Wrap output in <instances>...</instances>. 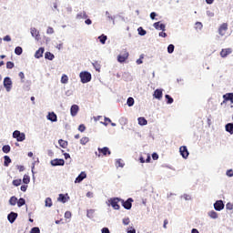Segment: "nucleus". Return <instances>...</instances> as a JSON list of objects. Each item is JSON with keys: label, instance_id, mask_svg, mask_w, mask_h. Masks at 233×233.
I'll return each mask as SVG.
<instances>
[{"label": "nucleus", "instance_id": "f257e3e1", "mask_svg": "<svg viewBox=\"0 0 233 233\" xmlns=\"http://www.w3.org/2000/svg\"><path fill=\"white\" fill-rule=\"evenodd\" d=\"M79 77L81 79V83L84 85L92 81V74H90L88 71H82Z\"/></svg>", "mask_w": 233, "mask_h": 233}, {"label": "nucleus", "instance_id": "f03ea898", "mask_svg": "<svg viewBox=\"0 0 233 233\" xmlns=\"http://www.w3.org/2000/svg\"><path fill=\"white\" fill-rule=\"evenodd\" d=\"M13 137L14 139H16L18 143H23V141L26 139V135L19 130H15L13 132Z\"/></svg>", "mask_w": 233, "mask_h": 233}, {"label": "nucleus", "instance_id": "7ed1b4c3", "mask_svg": "<svg viewBox=\"0 0 233 233\" xmlns=\"http://www.w3.org/2000/svg\"><path fill=\"white\" fill-rule=\"evenodd\" d=\"M120 203L126 210H130L132 208V203H134V198H128L127 200L121 198Z\"/></svg>", "mask_w": 233, "mask_h": 233}, {"label": "nucleus", "instance_id": "20e7f679", "mask_svg": "<svg viewBox=\"0 0 233 233\" xmlns=\"http://www.w3.org/2000/svg\"><path fill=\"white\" fill-rule=\"evenodd\" d=\"M119 202H121V198H113L109 199V203L114 210H119V208H121Z\"/></svg>", "mask_w": 233, "mask_h": 233}, {"label": "nucleus", "instance_id": "39448f33", "mask_svg": "<svg viewBox=\"0 0 233 233\" xmlns=\"http://www.w3.org/2000/svg\"><path fill=\"white\" fill-rule=\"evenodd\" d=\"M223 101L221 102V106H223L227 102H230L233 105V93H226L222 96Z\"/></svg>", "mask_w": 233, "mask_h": 233}, {"label": "nucleus", "instance_id": "423d86ee", "mask_svg": "<svg viewBox=\"0 0 233 233\" xmlns=\"http://www.w3.org/2000/svg\"><path fill=\"white\" fill-rule=\"evenodd\" d=\"M12 78L10 76H5L4 78V87L5 88L6 92H10L12 90Z\"/></svg>", "mask_w": 233, "mask_h": 233}, {"label": "nucleus", "instance_id": "0eeeda50", "mask_svg": "<svg viewBox=\"0 0 233 233\" xmlns=\"http://www.w3.org/2000/svg\"><path fill=\"white\" fill-rule=\"evenodd\" d=\"M179 154L183 157V159H188V156H190V153L188 152V148L187 146H181L179 147Z\"/></svg>", "mask_w": 233, "mask_h": 233}, {"label": "nucleus", "instance_id": "6e6552de", "mask_svg": "<svg viewBox=\"0 0 233 233\" xmlns=\"http://www.w3.org/2000/svg\"><path fill=\"white\" fill-rule=\"evenodd\" d=\"M213 207H214V209L217 210V212H221V210L225 208V202H223V200H217L213 204Z\"/></svg>", "mask_w": 233, "mask_h": 233}, {"label": "nucleus", "instance_id": "1a4fd4ad", "mask_svg": "<svg viewBox=\"0 0 233 233\" xmlns=\"http://www.w3.org/2000/svg\"><path fill=\"white\" fill-rule=\"evenodd\" d=\"M52 167H65V159L63 158H55L50 161Z\"/></svg>", "mask_w": 233, "mask_h": 233}, {"label": "nucleus", "instance_id": "9d476101", "mask_svg": "<svg viewBox=\"0 0 233 233\" xmlns=\"http://www.w3.org/2000/svg\"><path fill=\"white\" fill-rule=\"evenodd\" d=\"M19 214L11 211L8 215H7V221H9V223L14 224L15 223V219H17Z\"/></svg>", "mask_w": 233, "mask_h": 233}, {"label": "nucleus", "instance_id": "9b49d317", "mask_svg": "<svg viewBox=\"0 0 233 233\" xmlns=\"http://www.w3.org/2000/svg\"><path fill=\"white\" fill-rule=\"evenodd\" d=\"M153 26L156 30H161L162 32H165L167 30V25L161 23V21L155 22L153 24Z\"/></svg>", "mask_w": 233, "mask_h": 233}, {"label": "nucleus", "instance_id": "f8f14e48", "mask_svg": "<svg viewBox=\"0 0 233 233\" xmlns=\"http://www.w3.org/2000/svg\"><path fill=\"white\" fill-rule=\"evenodd\" d=\"M228 30V25L227 23L222 24L218 28L219 35L221 36L225 35Z\"/></svg>", "mask_w": 233, "mask_h": 233}, {"label": "nucleus", "instance_id": "ddd939ff", "mask_svg": "<svg viewBox=\"0 0 233 233\" xmlns=\"http://www.w3.org/2000/svg\"><path fill=\"white\" fill-rule=\"evenodd\" d=\"M30 30L32 37H35V41H39V39H41V35L39 34V31L35 27H31Z\"/></svg>", "mask_w": 233, "mask_h": 233}, {"label": "nucleus", "instance_id": "4468645a", "mask_svg": "<svg viewBox=\"0 0 233 233\" xmlns=\"http://www.w3.org/2000/svg\"><path fill=\"white\" fill-rule=\"evenodd\" d=\"M97 150L99 154H102L104 156H110L112 154V151H110V148H108V147H98Z\"/></svg>", "mask_w": 233, "mask_h": 233}, {"label": "nucleus", "instance_id": "2eb2a0df", "mask_svg": "<svg viewBox=\"0 0 233 233\" xmlns=\"http://www.w3.org/2000/svg\"><path fill=\"white\" fill-rule=\"evenodd\" d=\"M46 119L51 123H57V115L54 112H49L46 116Z\"/></svg>", "mask_w": 233, "mask_h": 233}, {"label": "nucleus", "instance_id": "dca6fc26", "mask_svg": "<svg viewBox=\"0 0 233 233\" xmlns=\"http://www.w3.org/2000/svg\"><path fill=\"white\" fill-rule=\"evenodd\" d=\"M79 112V106L74 104L70 107V114L72 117H76L77 116V113Z\"/></svg>", "mask_w": 233, "mask_h": 233}, {"label": "nucleus", "instance_id": "f3484780", "mask_svg": "<svg viewBox=\"0 0 233 233\" xmlns=\"http://www.w3.org/2000/svg\"><path fill=\"white\" fill-rule=\"evenodd\" d=\"M76 19L77 21H81V19H88V15L86 11H80L76 14Z\"/></svg>", "mask_w": 233, "mask_h": 233}, {"label": "nucleus", "instance_id": "a211bd4d", "mask_svg": "<svg viewBox=\"0 0 233 233\" xmlns=\"http://www.w3.org/2000/svg\"><path fill=\"white\" fill-rule=\"evenodd\" d=\"M84 179H86V172L82 171L75 179V183H82Z\"/></svg>", "mask_w": 233, "mask_h": 233}, {"label": "nucleus", "instance_id": "6ab92c4d", "mask_svg": "<svg viewBox=\"0 0 233 233\" xmlns=\"http://www.w3.org/2000/svg\"><path fill=\"white\" fill-rule=\"evenodd\" d=\"M153 96L155 97V99H158V101H160V99H163V89H156L154 91Z\"/></svg>", "mask_w": 233, "mask_h": 233}, {"label": "nucleus", "instance_id": "aec40b11", "mask_svg": "<svg viewBox=\"0 0 233 233\" xmlns=\"http://www.w3.org/2000/svg\"><path fill=\"white\" fill-rule=\"evenodd\" d=\"M128 52H125L123 55H118L117 56V61L118 63H125L128 59Z\"/></svg>", "mask_w": 233, "mask_h": 233}, {"label": "nucleus", "instance_id": "412c9836", "mask_svg": "<svg viewBox=\"0 0 233 233\" xmlns=\"http://www.w3.org/2000/svg\"><path fill=\"white\" fill-rule=\"evenodd\" d=\"M232 54V48H225L220 51V56L225 58Z\"/></svg>", "mask_w": 233, "mask_h": 233}, {"label": "nucleus", "instance_id": "4be33fe9", "mask_svg": "<svg viewBox=\"0 0 233 233\" xmlns=\"http://www.w3.org/2000/svg\"><path fill=\"white\" fill-rule=\"evenodd\" d=\"M43 54H45V47H39V49L35 53V59H41V57H43Z\"/></svg>", "mask_w": 233, "mask_h": 233}, {"label": "nucleus", "instance_id": "5701e85b", "mask_svg": "<svg viewBox=\"0 0 233 233\" xmlns=\"http://www.w3.org/2000/svg\"><path fill=\"white\" fill-rule=\"evenodd\" d=\"M137 121H138V125H140V127H147V125H148V121L144 116L138 117Z\"/></svg>", "mask_w": 233, "mask_h": 233}, {"label": "nucleus", "instance_id": "b1692460", "mask_svg": "<svg viewBox=\"0 0 233 233\" xmlns=\"http://www.w3.org/2000/svg\"><path fill=\"white\" fill-rule=\"evenodd\" d=\"M118 123H120V125L122 126V130L125 129V126L128 125V118L125 117V116H121L118 120Z\"/></svg>", "mask_w": 233, "mask_h": 233}, {"label": "nucleus", "instance_id": "393cba45", "mask_svg": "<svg viewBox=\"0 0 233 233\" xmlns=\"http://www.w3.org/2000/svg\"><path fill=\"white\" fill-rule=\"evenodd\" d=\"M225 128H226V132H228V134H230V136L233 135V123L226 124Z\"/></svg>", "mask_w": 233, "mask_h": 233}, {"label": "nucleus", "instance_id": "a878e982", "mask_svg": "<svg viewBox=\"0 0 233 233\" xmlns=\"http://www.w3.org/2000/svg\"><path fill=\"white\" fill-rule=\"evenodd\" d=\"M208 216L211 219H218V218H219V216L218 215V212H216L215 210L208 211Z\"/></svg>", "mask_w": 233, "mask_h": 233}, {"label": "nucleus", "instance_id": "bb28decb", "mask_svg": "<svg viewBox=\"0 0 233 233\" xmlns=\"http://www.w3.org/2000/svg\"><path fill=\"white\" fill-rule=\"evenodd\" d=\"M55 58H56V56H54V54L50 52L45 53V59H47L48 61H54Z\"/></svg>", "mask_w": 233, "mask_h": 233}, {"label": "nucleus", "instance_id": "cd10ccee", "mask_svg": "<svg viewBox=\"0 0 233 233\" xmlns=\"http://www.w3.org/2000/svg\"><path fill=\"white\" fill-rule=\"evenodd\" d=\"M16 205H17L18 208H21V207H25V205H26V200L24 198H20L17 200Z\"/></svg>", "mask_w": 233, "mask_h": 233}, {"label": "nucleus", "instance_id": "c85d7f7f", "mask_svg": "<svg viewBox=\"0 0 233 233\" xmlns=\"http://www.w3.org/2000/svg\"><path fill=\"white\" fill-rule=\"evenodd\" d=\"M10 163H12V158L5 155L4 157V167H10Z\"/></svg>", "mask_w": 233, "mask_h": 233}, {"label": "nucleus", "instance_id": "c756f323", "mask_svg": "<svg viewBox=\"0 0 233 233\" xmlns=\"http://www.w3.org/2000/svg\"><path fill=\"white\" fill-rule=\"evenodd\" d=\"M106 39H108V36H106L105 34L98 36V40L100 41L101 45H105L106 43Z\"/></svg>", "mask_w": 233, "mask_h": 233}, {"label": "nucleus", "instance_id": "7c9ffc66", "mask_svg": "<svg viewBox=\"0 0 233 233\" xmlns=\"http://www.w3.org/2000/svg\"><path fill=\"white\" fill-rule=\"evenodd\" d=\"M17 198L15 196H13L10 198L9 199V205H11V207H15V205H17Z\"/></svg>", "mask_w": 233, "mask_h": 233}, {"label": "nucleus", "instance_id": "2f4dec72", "mask_svg": "<svg viewBox=\"0 0 233 233\" xmlns=\"http://www.w3.org/2000/svg\"><path fill=\"white\" fill-rule=\"evenodd\" d=\"M116 168H123L125 167V162H123V159L118 158L116 160Z\"/></svg>", "mask_w": 233, "mask_h": 233}, {"label": "nucleus", "instance_id": "473e14b6", "mask_svg": "<svg viewBox=\"0 0 233 233\" xmlns=\"http://www.w3.org/2000/svg\"><path fill=\"white\" fill-rule=\"evenodd\" d=\"M106 15L109 18V21H112L113 25H116V15H110L108 11H106Z\"/></svg>", "mask_w": 233, "mask_h": 233}, {"label": "nucleus", "instance_id": "72a5a7b5", "mask_svg": "<svg viewBox=\"0 0 233 233\" xmlns=\"http://www.w3.org/2000/svg\"><path fill=\"white\" fill-rule=\"evenodd\" d=\"M10 150H12L10 145H5L2 147V151L4 152V154H10Z\"/></svg>", "mask_w": 233, "mask_h": 233}, {"label": "nucleus", "instance_id": "f704fd0d", "mask_svg": "<svg viewBox=\"0 0 233 233\" xmlns=\"http://www.w3.org/2000/svg\"><path fill=\"white\" fill-rule=\"evenodd\" d=\"M58 144L62 148H66L68 147V141L59 139Z\"/></svg>", "mask_w": 233, "mask_h": 233}, {"label": "nucleus", "instance_id": "c9c22d12", "mask_svg": "<svg viewBox=\"0 0 233 233\" xmlns=\"http://www.w3.org/2000/svg\"><path fill=\"white\" fill-rule=\"evenodd\" d=\"M96 212L95 209H87L86 211V217L89 218V219H92L94 218V213Z\"/></svg>", "mask_w": 233, "mask_h": 233}, {"label": "nucleus", "instance_id": "e433bc0d", "mask_svg": "<svg viewBox=\"0 0 233 233\" xmlns=\"http://www.w3.org/2000/svg\"><path fill=\"white\" fill-rule=\"evenodd\" d=\"M167 105H172L174 103V98L170 95H165Z\"/></svg>", "mask_w": 233, "mask_h": 233}, {"label": "nucleus", "instance_id": "4c0bfd02", "mask_svg": "<svg viewBox=\"0 0 233 233\" xmlns=\"http://www.w3.org/2000/svg\"><path fill=\"white\" fill-rule=\"evenodd\" d=\"M135 103H136V101L134 100V97H132V96H129L127 100V106H132Z\"/></svg>", "mask_w": 233, "mask_h": 233}, {"label": "nucleus", "instance_id": "58836bf2", "mask_svg": "<svg viewBox=\"0 0 233 233\" xmlns=\"http://www.w3.org/2000/svg\"><path fill=\"white\" fill-rule=\"evenodd\" d=\"M15 56H21L23 54V47L16 46L15 48Z\"/></svg>", "mask_w": 233, "mask_h": 233}, {"label": "nucleus", "instance_id": "ea45409f", "mask_svg": "<svg viewBox=\"0 0 233 233\" xmlns=\"http://www.w3.org/2000/svg\"><path fill=\"white\" fill-rule=\"evenodd\" d=\"M57 201H60L61 203H65L66 201V195L59 194Z\"/></svg>", "mask_w": 233, "mask_h": 233}, {"label": "nucleus", "instance_id": "a19ab883", "mask_svg": "<svg viewBox=\"0 0 233 233\" xmlns=\"http://www.w3.org/2000/svg\"><path fill=\"white\" fill-rule=\"evenodd\" d=\"M52 205H53L52 198H46L45 200V207H48L50 208V207H52Z\"/></svg>", "mask_w": 233, "mask_h": 233}, {"label": "nucleus", "instance_id": "79ce46f5", "mask_svg": "<svg viewBox=\"0 0 233 233\" xmlns=\"http://www.w3.org/2000/svg\"><path fill=\"white\" fill-rule=\"evenodd\" d=\"M23 183H24V185H28V183H30V176L24 175V177H23Z\"/></svg>", "mask_w": 233, "mask_h": 233}, {"label": "nucleus", "instance_id": "37998d69", "mask_svg": "<svg viewBox=\"0 0 233 233\" xmlns=\"http://www.w3.org/2000/svg\"><path fill=\"white\" fill-rule=\"evenodd\" d=\"M138 35H147V30H145L143 27L137 28Z\"/></svg>", "mask_w": 233, "mask_h": 233}, {"label": "nucleus", "instance_id": "c03bdc74", "mask_svg": "<svg viewBox=\"0 0 233 233\" xmlns=\"http://www.w3.org/2000/svg\"><path fill=\"white\" fill-rule=\"evenodd\" d=\"M175 48H176V46H174V44L168 45V46H167V53L174 54Z\"/></svg>", "mask_w": 233, "mask_h": 233}, {"label": "nucleus", "instance_id": "a18cd8bd", "mask_svg": "<svg viewBox=\"0 0 233 233\" xmlns=\"http://www.w3.org/2000/svg\"><path fill=\"white\" fill-rule=\"evenodd\" d=\"M61 83L62 85H66V83H68V76L63 75L61 77Z\"/></svg>", "mask_w": 233, "mask_h": 233}, {"label": "nucleus", "instance_id": "49530a36", "mask_svg": "<svg viewBox=\"0 0 233 233\" xmlns=\"http://www.w3.org/2000/svg\"><path fill=\"white\" fill-rule=\"evenodd\" d=\"M88 141H90V138H88V137H84L80 139V144L86 145V143H88Z\"/></svg>", "mask_w": 233, "mask_h": 233}, {"label": "nucleus", "instance_id": "de8ad7c7", "mask_svg": "<svg viewBox=\"0 0 233 233\" xmlns=\"http://www.w3.org/2000/svg\"><path fill=\"white\" fill-rule=\"evenodd\" d=\"M14 66H15V64H14V62L8 61V62L6 63V68H7L8 70H12V68H14Z\"/></svg>", "mask_w": 233, "mask_h": 233}, {"label": "nucleus", "instance_id": "09e8293b", "mask_svg": "<svg viewBox=\"0 0 233 233\" xmlns=\"http://www.w3.org/2000/svg\"><path fill=\"white\" fill-rule=\"evenodd\" d=\"M93 66L96 70V72H99L101 70V65H99L98 62H94Z\"/></svg>", "mask_w": 233, "mask_h": 233}, {"label": "nucleus", "instance_id": "8fccbe9b", "mask_svg": "<svg viewBox=\"0 0 233 233\" xmlns=\"http://www.w3.org/2000/svg\"><path fill=\"white\" fill-rule=\"evenodd\" d=\"M156 17H157V13L151 12L150 13V19H152V21H157V18H156Z\"/></svg>", "mask_w": 233, "mask_h": 233}, {"label": "nucleus", "instance_id": "3c124183", "mask_svg": "<svg viewBox=\"0 0 233 233\" xmlns=\"http://www.w3.org/2000/svg\"><path fill=\"white\" fill-rule=\"evenodd\" d=\"M22 181L23 180H21V179H15V180H13L14 187H19L21 185Z\"/></svg>", "mask_w": 233, "mask_h": 233}, {"label": "nucleus", "instance_id": "603ef678", "mask_svg": "<svg viewBox=\"0 0 233 233\" xmlns=\"http://www.w3.org/2000/svg\"><path fill=\"white\" fill-rule=\"evenodd\" d=\"M30 233H41V229L38 227H34L31 228Z\"/></svg>", "mask_w": 233, "mask_h": 233}, {"label": "nucleus", "instance_id": "864d4df0", "mask_svg": "<svg viewBox=\"0 0 233 233\" xmlns=\"http://www.w3.org/2000/svg\"><path fill=\"white\" fill-rule=\"evenodd\" d=\"M195 26H196L195 28L197 30H198H198H201L203 28V24L201 22H196Z\"/></svg>", "mask_w": 233, "mask_h": 233}, {"label": "nucleus", "instance_id": "5fc2aeb1", "mask_svg": "<svg viewBox=\"0 0 233 233\" xmlns=\"http://www.w3.org/2000/svg\"><path fill=\"white\" fill-rule=\"evenodd\" d=\"M79 132H85L86 130V127H85V124H80L78 127Z\"/></svg>", "mask_w": 233, "mask_h": 233}, {"label": "nucleus", "instance_id": "6e6d98bb", "mask_svg": "<svg viewBox=\"0 0 233 233\" xmlns=\"http://www.w3.org/2000/svg\"><path fill=\"white\" fill-rule=\"evenodd\" d=\"M61 152H62V154H63L65 159H72V158L70 157V154H69V153H65V150H63V149L61 150Z\"/></svg>", "mask_w": 233, "mask_h": 233}, {"label": "nucleus", "instance_id": "4d7b16f0", "mask_svg": "<svg viewBox=\"0 0 233 233\" xmlns=\"http://www.w3.org/2000/svg\"><path fill=\"white\" fill-rule=\"evenodd\" d=\"M122 223L123 225H130V218H123Z\"/></svg>", "mask_w": 233, "mask_h": 233}, {"label": "nucleus", "instance_id": "13d9d810", "mask_svg": "<svg viewBox=\"0 0 233 233\" xmlns=\"http://www.w3.org/2000/svg\"><path fill=\"white\" fill-rule=\"evenodd\" d=\"M226 176H228V177H233V170L232 169L227 170Z\"/></svg>", "mask_w": 233, "mask_h": 233}, {"label": "nucleus", "instance_id": "bf43d9fd", "mask_svg": "<svg viewBox=\"0 0 233 233\" xmlns=\"http://www.w3.org/2000/svg\"><path fill=\"white\" fill-rule=\"evenodd\" d=\"M65 218H66V219H70V218H72V212L66 211Z\"/></svg>", "mask_w": 233, "mask_h": 233}, {"label": "nucleus", "instance_id": "052dcab7", "mask_svg": "<svg viewBox=\"0 0 233 233\" xmlns=\"http://www.w3.org/2000/svg\"><path fill=\"white\" fill-rule=\"evenodd\" d=\"M143 55L140 56V57L137 60V65H143Z\"/></svg>", "mask_w": 233, "mask_h": 233}, {"label": "nucleus", "instance_id": "680f3d73", "mask_svg": "<svg viewBox=\"0 0 233 233\" xmlns=\"http://www.w3.org/2000/svg\"><path fill=\"white\" fill-rule=\"evenodd\" d=\"M18 76L20 77L21 82H22V83H25V80H23V79H25V73H24V72H20V73L18 74Z\"/></svg>", "mask_w": 233, "mask_h": 233}, {"label": "nucleus", "instance_id": "e2e57ef3", "mask_svg": "<svg viewBox=\"0 0 233 233\" xmlns=\"http://www.w3.org/2000/svg\"><path fill=\"white\" fill-rule=\"evenodd\" d=\"M226 208H227V210H232V209H233V205H232V203L228 202V203L226 205Z\"/></svg>", "mask_w": 233, "mask_h": 233}, {"label": "nucleus", "instance_id": "0e129e2a", "mask_svg": "<svg viewBox=\"0 0 233 233\" xmlns=\"http://www.w3.org/2000/svg\"><path fill=\"white\" fill-rule=\"evenodd\" d=\"M27 188H28V186H27V185H22V186L20 187V190H21L22 192H25V191L27 190Z\"/></svg>", "mask_w": 233, "mask_h": 233}, {"label": "nucleus", "instance_id": "69168bd1", "mask_svg": "<svg viewBox=\"0 0 233 233\" xmlns=\"http://www.w3.org/2000/svg\"><path fill=\"white\" fill-rule=\"evenodd\" d=\"M46 34H54V28L49 26L46 30Z\"/></svg>", "mask_w": 233, "mask_h": 233}, {"label": "nucleus", "instance_id": "338daca9", "mask_svg": "<svg viewBox=\"0 0 233 233\" xmlns=\"http://www.w3.org/2000/svg\"><path fill=\"white\" fill-rule=\"evenodd\" d=\"M101 232H102V233H110V229H108V228H103L101 229Z\"/></svg>", "mask_w": 233, "mask_h": 233}, {"label": "nucleus", "instance_id": "774afa93", "mask_svg": "<svg viewBox=\"0 0 233 233\" xmlns=\"http://www.w3.org/2000/svg\"><path fill=\"white\" fill-rule=\"evenodd\" d=\"M127 233H136V228L131 227L129 229H127Z\"/></svg>", "mask_w": 233, "mask_h": 233}]
</instances>
